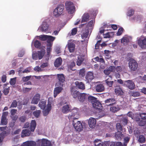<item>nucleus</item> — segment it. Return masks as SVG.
Masks as SVG:
<instances>
[{
    "label": "nucleus",
    "mask_w": 146,
    "mask_h": 146,
    "mask_svg": "<svg viewBox=\"0 0 146 146\" xmlns=\"http://www.w3.org/2000/svg\"><path fill=\"white\" fill-rule=\"evenodd\" d=\"M72 111L71 114H69L68 118L69 120L78 119L79 117L78 109L75 108L71 109L68 104L64 105L62 109V111L64 113H67L69 111Z\"/></svg>",
    "instance_id": "1"
},
{
    "label": "nucleus",
    "mask_w": 146,
    "mask_h": 146,
    "mask_svg": "<svg viewBox=\"0 0 146 146\" xmlns=\"http://www.w3.org/2000/svg\"><path fill=\"white\" fill-rule=\"evenodd\" d=\"M89 14L88 13H84L82 17L81 23L87 22L89 20Z\"/></svg>",
    "instance_id": "19"
},
{
    "label": "nucleus",
    "mask_w": 146,
    "mask_h": 146,
    "mask_svg": "<svg viewBox=\"0 0 146 146\" xmlns=\"http://www.w3.org/2000/svg\"><path fill=\"white\" fill-rule=\"evenodd\" d=\"M138 43L139 46L142 48H145L144 46H146V38L142 39L141 37L138 40Z\"/></svg>",
    "instance_id": "7"
},
{
    "label": "nucleus",
    "mask_w": 146,
    "mask_h": 146,
    "mask_svg": "<svg viewBox=\"0 0 146 146\" xmlns=\"http://www.w3.org/2000/svg\"><path fill=\"white\" fill-rule=\"evenodd\" d=\"M41 43L40 41L38 40H36L34 42V45L35 47L37 48H39L40 46Z\"/></svg>",
    "instance_id": "47"
},
{
    "label": "nucleus",
    "mask_w": 146,
    "mask_h": 146,
    "mask_svg": "<svg viewBox=\"0 0 146 146\" xmlns=\"http://www.w3.org/2000/svg\"><path fill=\"white\" fill-rule=\"evenodd\" d=\"M93 107L96 109L99 110L102 109V106L101 103L97 100L96 101L93 103L92 104Z\"/></svg>",
    "instance_id": "13"
},
{
    "label": "nucleus",
    "mask_w": 146,
    "mask_h": 146,
    "mask_svg": "<svg viewBox=\"0 0 146 146\" xmlns=\"http://www.w3.org/2000/svg\"><path fill=\"white\" fill-rule=\"evenodd\" d=\"M66 9L68 11L69 13L72 14L74 12L75 7L74 6H71L70 7L68 8L69 9Z\"/></svg>",
    "instance_id": "39"
},
{
    "label": "nucleus",
    "mask_w": 146,
    "mask_h": 146,
    "mask_svg": "<svg viewBox=\"0 0 146 146\" xmlns=\"http://www.w3.org/2000/svg\"><path fill=\"white\" fill-rule=\"evenodd\" d=\"M75 44L72 42H69L68 43V48L70 52L74 51L75 49Z\"/></svg>",
    "instance_id": "23"
},
{
    "label": "nucleus",
    "mask_w": 146,
    "mask_h": 146,
    "mask_svg": "<svg viewBox=\"0 0 146 146\" xmlns=\"http://www.w3.org/2000/svg\"><path fill=\"white\" fill-rule=\"evenodd\" d=\"M73 125L75 129L77 131H80L83 130V125L80 121H78L77 122H75L73 120Z\"/></svg>",
    "instance_id": "5"
},
{
    "label": "nucleus",
    "mask_w": 146,
    "mask_h": 146,
    "mask_svg": "<svg viewBox=\"0 0 146 146\" xmlns=\"http://www.w3.org/2000/svg\"><path fill=\"white\" fill-rule=\"evenodd\" d=\"M121 42L124 45H126L129 42V39L126 37H123L122 38Z\"/></svg>",
    "instance_id": "42"
},
{
    "label": "nucleus",
    "mask_w": 146,
    "mask_h": 146,
    "mask_svg": "<svg viewBox=\"0 0 146 146\" xmlns=\"http://www.w3.org/2000/svg\"><path fill=\"white\" fill-rule=\"evenodd\" d=\"M58 79L60 82L63 83L65 81V77L62 74H57Z\"/></svg>",
    "instance_id": "30"
},
{
    "label": "nucleus",
    "mask_w": 146,
    "mask_h": 146,
    "mask_svg": "<svg viewBox=\"0 0 146 146\" xmlns=\"http://www.w3.org/2000/svg\"><path fill=\"white\" fill-rule=\"evenodd\" d=\"M115 92L116 94L118 96H122L123 94V92L120 87H117L115 88Z\"/></svg>",
    "instance_id": "26"
},
{
    "label": "nucleus",
    "mask_w": 146,
    "mask_h": 146,
    "mask_svg": "<svg viewBox=\"0 0 146 146\" xmlns=\"http://www.w3.org/2000/svg\"><path fill=\"white\" fill-rule=\"evenodd\" d=\"M84 60V58L81 57H78V60L76 62L77 65L78 66H80L82 64Z\"/></svg>",
    "instance_id": "34"
},
{
    "label": "nucleus",
    "mask_w": 146,
    "mask_h": 146,
    "mask_svg": "<svg viewBox=\"0 0 146 146\" xmlns=\"http://www.w3.org/2000/svg\"><path fill=\"white\" fill-rule=\"evenodd\" d=\"M124 86H126L127 88L131 90H133L135 89V83L132 80H128L125 81Z\"/></svg>",
    "instance_id": "4"
},
{
    "label": "nucleus",
    "mask_w": 146,
    "mask_h": 146,
    "mask_svg": "<svg viewBox=\"0 0 146 146\" xmlns=\"http://www.w3.org/2000/svg\"><path fill=\"white\" fill-rule=\"evenodd\" d=\"M31 76L24 77L22 78V80L23 82H26L29 81L31 78Z\"/></svg>",
    "instance_id": "50"
},
{
    "label": "nucleus",
    "mask_w": 146,
    "mask_h": 146,
    "mask_svg": "<svg viewBox=\"0 0 146 146\" xmlns=\"http://www.w3.org/2000/svg\"><path fill=\"white\" fill-rule=\"evenodd\" d=\"M116 129L118 132H121L123 131L122 126L120 123H117L116 124Z\"/></svg>",
    "instance_id": "38"
},
{
    "label": "nucleus",
    "mask_w": 146,
    "mask_h": 146,
    "mask_svg": "<svg viewBox=\"0 0 146 146\" xmlns=\"http://www.w3.org/2000/svg\"><path fill=\"white\" fill-rule=\"evenodd\" d=\"M106 103L108 104L107 105L112 106L113 104H115V99L113 98H109L106 100L105 101Z\"/></svg>",
    "instance_id": "25"
},
{
    "label": "nucleus",
    "mask_w": 146,
    "mask_h": 146,
    "mask_svg": "<svg viewBox=\"0 0 146 146\" xmlns=\"http://www.w3.org/2000/svg\"><path fill=\"white\" fill-rule=\"evenodd\" d=\"M55 39V37L51 36H48V39L47 40V42H52L54 41Z\"/></svg>",
    "instance_id": "48"
},
{
    "label": "nucleus",
    "mask_w": 146,
    "mask_h": 146,
    "mask_svg": "<svg viewBox=\"0 0 146 146\" xmlns=\"http://www.w3.org/2000/svg\"><path fill=\"white\" fill-rule=\"evenodd\" d=\"M138 64L137 61L133 59L130 60L129 63V66L131 71H135L138 68Z\"/></svg>",
    "instance_id": "3"
},
{
    "label": "nucleus",
    "mask_w": 146,
    "mask_h": 146,
    "mask_svg": "<svg viewBox=\"0 0 146 146\" xmlns=\"http://www.w3.org/2000/svg\"><path fill=\"white\" fill-rule=\"evenodd\" d=\"M77 28H73L72 30V32L71 33V34L72 35H75L77 33Z\"/></svg>",
    "instance_id": "57"
},
{
    "label": "nucleus",
    "mask_w": 146,
    "mask_h": 146,
    "mask_svg": "<svg viewBox=\"0 0 146 146\" xmlns=\"http://www.w3.org/2000/svg\"><path fill=\"white\" fill-rule=\"evenodd\" d=\"M85 74V70L84 68H83L80 70L79 75L80 77H84Z\"/></svg>",
    "instance_id": "36"
},
{
    "label": "nucleus",
    "mask_w": 146,
    "mask_h": 146,
    "mask_svg": "<svg viewBox=\"0 0 146 146\" xmlns=\"http://www.w3.org/2000/svg\"><path fill=\"white\" fill-rule=\"evenodd\" d=\"M95 146H103L104 144L102 142L100 141L96 140H95Z\"/></svg>",
    "instance_id": "46"
},
{
    "label": "nucleus",
    "mask_w": 146,
    "mask_h": 146,
    "mask_svg": "<svg viewBox=\"0 0 146 146\" xmlns=\"http://www.w3.org/2000/svg\"><path fill=\"white\" fill-rule=\"evenodd\" d=\"M17 106V102L16 100H13L11 105L10 108H16Z\"/></svg>",
    "instance_id": "45"
},
{
    "label": "nucleus",
    "mask_w": 146,
    "mask_h": 146,
    "mask_svg": "<svg viewBox=\"0 0 146 146\" xmlns=\"http://www.w3.org/2000/svg\"><path fill=\"white\" fill-rule=\"evenodd\" d=\"M31 130L28 129L23 130L21 133V137L22 138L29 136L31 133Z\"/></svg>",
    "instance_id": "12"
},
{
    "label": "nucleus",
    "mask_w": 146,
    "mask_h": 146,
    "mask_svg": "<svg viewBox=\"0 0 146 146\" xmlns=\"http://www.w3.org/2000/svg\"><path fill=\"white\" fill-rule=\"evenodd\" d=\"M36 143L33 141H28L24 143L21 146H35Z\"/></svg>",
    "instance_id": "20"
},
{
    "label": "nucleus",
    "mask_w": 146,
    "mask_h": 146,
    "mask_svg": "<svg viewBox=\"0 0 146 146\" xmlns=\"http://www.w3.org/2000/svg\"><path fill=\"white\" fill-rule=\"evenodd\" d=\"M10 90V87H9L8 88H5L3 90V93L4 94L6 95H7L9 92V90Z\"/></svg>",
    "instance_id": "53"
},
{
    "label": "nucleus",
    "mask_w": 146,
    "mask_h": 146,
    "mask_svg": "<svg viewBox=\"0 0 146 146\" xmlns=\"http://www.w3.org/2000/svg\"><path fill=\"white\" fill-rule=\"evenodd\" d=\"M38 105L41 109L44 110L46 106V101L44 99L41 100Z\"/></svg>",
    "instance_id": "21"
},
{
    "label": "nucleus",
    "mask_w": 146,
    "mask_h": 146,
    "mask_svg": "<svg viewBox=\"0 0 146 146\" xmlns=\"http://www.w3.org/2000/svg\"><path fill=\"white\" fill-rule=\"evenodd\" d=\"M139 116L141 119H146V113H141L139 114Z\"/></svg>",
    "instance_id": "55"
},
{
    "label": "nucleus",
    "mask_w": 146,
    "mask_h": 146,
    "mask_svg": "<svg viewBox=\"0 0 146 146\" xmlns=\"http://www.w3.org/2000/svg\"><path fill=\"white\" fill-rule=\"evenodd\" d=\"M51 104L48 102L46 108L43 111V115L44 116L47 115L49 113V111L51 110Z\"/></svg>",
    "instance_id": "16"
},
{
    "label": "nucleus",
    "mask_w": 146,
    "mask_h": 146,
    "mask_svg": "<svg viewBox=\"0 0 146 146\" xmlns=\"http://www.w3.org/2000/svg\"><path fill=\"white\" fill-rule=\"evenodd\" d=\"M16 78H13L11 79L10 84L11 85H15L16 83Z\"/></svg>",
    "instance_id": "58"
},
{
    "label": "nucleus",
    "mask_w": 146,
    "mask_h": 146,
    "mask_svg": "<svg viewBox=\"0 0 146 146\" xmlns=\"http://www.w3.org/2000/svg\"><path fill=\"white\" fill-rule=\"evenodd\" d=\"M96 90L97 92H101L104 91L105 87L103 84H97L96 87Z\"/></svg>",
    "instance_id": "14"
},
{
    "label": "nucleus",
    "mask_w": 146,
    "mask_h": 146,
    "mask_svg": "<svg viewBox=\"0 0 146 146\" xmlns=\"http://www.w3.org/2000/svg\"><path fill=\"white\" fill-rule=\"evenodd\" d=\"M87 94L84 93H80V95H79L78 97V99L81 102H84L86 97Z\"/></svg>",
    "instance_id": "24"
},
{
    "label": "nucleus",
    "mask_w": 146,
    "mask_h": 146,
    "mask_svg": "<svg viewBox=\"0 0 146 146\" xmlns=\"http://www.w3.org/2000/svg\"><path fill=\"white\" fill-rule=\"evenodd\" d=\"M70 91L71 95L73 98L76 99L78 98L79 95H80V92H79L75 90L73 88H71Z\"/></svg>",
    "instance_id": "11"
},
{
    "label": "nucleus",
    "mask_w": 146,
    "mask_h": 146,
    "mask_svg": "<svg viewBox=\"0 0 146 146\" xmlns=\"http://www.w3.org/2000/svg\"><path fill=\"white\" fill-rule=\"evenodd\" d=\"M115 66H111L109 67L108 68L109 70L111 72H113L115 70Z\"/></svg>",
    "instance_id": "61"
},
{
    "label": "nucleus",
    "mask_w": 146,
    "mask_h": 146,
    "mask_svg": "<svg viewBox=\"0 0 146 146\" xmlns=\"http://www.w3.org/2000/svg\"><path fill=\"white\" fill-rule=\"evenodd\" d=\"M130 94L132 96L135 97L140 96L141 93L138 91H133L131 92Z\"/></svg>",
    "instance_id": "32"
},
{
    "label": "nucleus",
    "mask_w": 146,
    "mask_h": 146,
    "mask_svg": "<svg viewBox=\"0 0 146 146\" xmlns=\"http://www.w3.org/2000/svg\"><path fill=\"white\" fill-rule=\"evenodd\" d=\"M115 70L118 72H121L122 70V68L121 66H117L115 67Z\"/></svg>",
    "instance_id": "63"
},
{
    "label": "nucleus",
    "mask_w": 146,
    "mask_h": 146,
    "mask_svg": "<svg viewBox=\"0 0 146 146\" xmlns=\"http://www.w3.org/2000/svg\"><path fill=\"white\" fill-rule=\"evenodd\" d=\"M38 54L37 53H34L32 54V57L33 59L36 60L38 58Z\"/></svg>",
    "instance_id": "59"
},
{
    "label": "nucleus",
    "mask_w": 146,
    "mask_h": 146,
    "mask_svg": "<svg viewBox=\"0 0 146 146\" xmlns=\"http://www.w3.org/2000/svg\"><path fill=\"white\" fill-rule=\"evenodd\" d=\"M123 29L122 27L119 28L118 31L117 32V36H120L121 35L123 32Z\"/></svg>",
    "instance_id": "52"
},
{
    "label": "nucleus",
    "mask_w": 146,
    "mask_h": 146,
    "mask_svg": "<svg viewBox=\"0 0 146 146\" xmlns=\"http://www.w3.org/2000/svg\"><path fill=\"white\" fill-rule=\"evenodd\" d=\"M96 119L92 117H90L88 120V125L89 127L92 128H94L96 124Z\"/></svg>",
    "instance_id": "9"
},
{
    "label": "nucleus",
    "mask_w": 146,
    "mask_h": 146,
    "mask_svg": "<svg viewBox=\"0 0 146 146\" xmlns=\"http://www.w3.org/2000/svg\"><path fill=\"white\" fill-rule=\"evenodd\" d=\"M75 66V64L74 61H71L68 64V67L69 69L72 71H74L76 70L75 69H73V67Z\"/></svg>",
    "instance_id": "29"
},
{
    "label": "nucleus",
    "mask_w": 146,
    "mask_h": 146,
    "mask_svg": "<svg viewBox=\"0 0 146 146\" xmlns=\"http://www.w3.org/2000/svg\"><path fill=\"white\" fill-rule=\"evenodd\" d=\"M134 10L131 9L128 11L127 13V15L129 17L132 16L134 14Z\"/></svg>",
    "instance_id": "51"
},
{
    "label": "nucleus",
    "mask_w": 146,
    "mask_h": 146,
    "mask_svg": "<svg viewBox=\"0 0 146 146\" xmlns=\"http://www.w3.org/2000/svg\"><path fill=\"white\" fill-rule=\"evenodd\" d=\"M64 6L63 5H60L54 9L53 14L55 17H58L63 12Z\"/></svg>",
    "instance_id": "2"
},
{
    "label": "nucleus",
    "mask_w": 146,
    "mask_h": 146,
    "mask_svg": "<svg viewBox=\"0 0 146 146\" xmlns=\"http://www.w3.org/2000/svg\"><path fill=\"white\" fill-rule=\"evenodd\" d=\"M89 32L87 31L85 32H83L81 35V37L83 39L86 38H87Z\"/></svg>",
    "instance_id": "49"
},
{
    "label": "nucleus",
    "mask_w": 146,
    "mask_h": 146,
    "mask_svg": "<svg viewBox=\"0 0 146 146\" xmlns=\"http://www.w3.org/2000/svg\"><path fill=\"white\" fill-rule=\"evenodd\" d=\"M139 141L140 143H144L145 141V139L143 136L140 135L139 137Z\"/></svg>",
    "instance_id": "44"
},
{
    "label": "nucleus",
    "mask_w": 146,
    "mask_h": 146,
    "mask_svg": "<svg viewBox=\"0 0 146 146\" xmlns=\"http://www.w3.org/2000/svg\"><path fill=\"white\" fill-rule=\"evenodd\" d=\"M75 84L76 87L79 89L84 90L85 88L84 84L82 82L76 81L75 82Z\"/></svg>",
    "instance_id": "15"
},
{
    "label": "nucleus",
    "mask_w": 146,
    "mask_h": 146,
    "mask_svg": "<svg viewBox=\"0 0 146 146\" xmlns=\"http://www.w3.org/2000/svg\"><path fill=\"white\" fill-rule=\"evenodd\" d=\"M21 131V129H18L15 131L13 134L14 135L19 134Z\"/></svg>",
    "instance_id": "64"
},
{
    "label": "nucleus",
    "mask_w": 146,
    "mask_h": 146,
    "mask_svg": "<svg viewBox=\"0 0 146 146\" xmlns=\"http://www.w3.org/2000/svg\"><path fill=\"white\" fill-rule=\"evenodd\" d=\"M45 52L44 50H41L40 51H38L37 54L38 56V58L39 60L41 59L44 55Z\"/></svg>",
    "instance_id": "33"
},
{
    "label": "nucleus",
    "mask_w": 146,
    "mask_h": 146,
    "mask_svg": "<svg viewBox=\"0 0 146 146\" xmlns=\"http://www.w3.org/2000/svg\"><path fill=\"white\" fill-rule=\"evenodd\" d=\"M40 96L39 94H36L34 96L31 101V104H37L40 100Z\"/></svg>",
    "instance_id": "10"
},
{
    "label": "nucleus",
    "mask_w": 146,
    "mask_h": 146,
    "mask_svg": "<svg viewBox=\"0 0 146 146\" xmlns=\"http://www.w3.org/2000/svg\"><path fill=\"white\" fill-rule=\"evenodd\" d=\"M97 100V98L93 96H89L88 97V101L90 102L92 104L93 103L95 102V101H96Z\"/></svg>",
    "instance_id": "35"
},
{
    "label": "nucleus",
    "mask_w": 146,
    "mask_h": 146,
    "mask_svg": "<svg viewBox=\"0 0 146 146\" xmlns=\"http://www.w3.org/2000/svg\"><path fill=\"white\" fill-rule=\"evenodd\" d=\"M8 115V112H4L3 113L1 117V123L2 125H6L7 123V117Z\"/></svg>",
    "instance_id": "8"
},
{
    "label": "nucleus",
    "mask_w": 146,
    "mask_h": 146,
    "mask_svg": "<svg viewBox=\"0 0 146 146\" xmlns=\"http://www.w3.org/2000/svg\"><path fill=\"white\" fill-rule=\"evenodd\" d=\"M63 84H60V86L56 87L54 88V97L56 98L57 95L59 94L63 90Z\"/></svg>",
    "instance_id": "6"
},
{
    "label": "nucleus",
    "mask_w": 146,
    "mask_h": 146,
    "mask_svg": "<svg viewBox=\"0 0 146 146\" xmlns=\"http://www.w3.org/2000/svg\"><path fill=\"white\" fill-rule=\"evenodd\" d=\"M6 134V131H3L0 134V137L1 138L3 139Z\"/></svg>",
    "instance_id": "54"
},
{
    "label": "nucleus",
    "mask_w": 146,
    "mask_h": 146,
    "mask_svg": "<svg viewBox=\"0 0 146 146\" xmlns=\"http://www.w3.org/2000/svg\"><path fill=\"white\" fill-rule=\"evenodd\" d=\"M41 112V111L40 110H36L33 112V114L36 118H38Z\"/></svg>",
    "instance_id": "37"
},
{
    "label": "nucleus",
    "mask_w": 146,
    "mask_h": 146,
    "mask_svg": "<svg viewBox=\"0 0 146 146\" xmlns=\"http://www.w3.org/2000/svg\"><path fill=\"white\" fill-rule=\"evenodd\" d=\"M66 9H68V8L70 7L71 6H74V5L73 3L71 1H66L65 3Z\"/></svg>",
    "instance_id": "41"
},
{
    "label": "nucleus",
    "mask_w": 146,
    "mask_h": 146,
    "mask_svg": "<svg viewBox=\"0 0 146 146\" xmlns=\"http://www.w3.org/2000/svg\"><path fill=\"white\" fill-rule=\"evenodd\" d=\"M121 122L124 125H127L128 122V118L127 117L122 118L121 119Z\"/></svg>",
    "instance_id": "43"
},
{
    "label": "nucleus",
    "mask_w": 146,
    "mask_h": 146,
    "mask_svg": "<svg viewBox=\"0 0 146 146\" xmlns=\"http://www.w3.org/2000/svg\"><path fill=\"white\" fill-rule=\"evenodd\" d=\"M19 121L21 122H24L26 120V117L25 116H22L19 118Z\"/></svg>",
    "instance_id": "56"
},
{
    "label": "nucleus",
    "mask_w": 146,
    "mask_h": 146,
    "mask_svg": "<svg viewBox=\"0 0 146 146\" xmlns=\"http://www.w3.org/2000/svg\"><path fill=\"white\" fill-rule=\"evenodd\" d=\"M123 135L121 132H117L115 133V136L118 140H120L123 137Z\"/></svg>",
    "instance_id": "31"
},
{
    "label": "nucleus",
    "mask_w": 146,
    "mask_h": 146,
    "mask_svg": "<svg viewBox=\"0 0 146 146\" xmlns=\"http://www.w3.org/2000/svg\"><path fill=\"white\" fill-rule=\"evenodd\" d=\"M36 126V123L35 120H32L31 123L30 129L31 131L33 132Z\"/></svg>",
    "instance_id": "28"
},
{
    "label": "nucleus",
    "mask_w": 146,
    "mask_h": 146,
    "mask_svg": "<svg viewBox=\"0 0 146 146\" xmlns=\"http://www.w3.org/2000/svg\"><path fill=\"white\" fill-rule=\"evenodd\" d=\"M134 114L131 111H129L127 113V115L129 117L131 118L132 119H133Z\"/></svg>",
    "instance_id": "62"
},
{
    "label": "nucleus",
    "mask_w": 146,
    "mask_h": 146,
    "mask_svg": "<svg viewBox=\"0 0 146 146\" xmlns=\"http://www.w3.org/2000/svg\"><path fill=\"white\" fill-rule=\"evenodd\" d=\"M49 35H43L42 36V37H41V40H47L48 39V37Z\"/></svg>",
    "instance_id": "60"
},
{
    "label": "nucleus",
    "mask_w": 146,
    "mask_h": 146,
    "mask_svg": "<svg viewBox=\"0 0 146 146\" xmlns=\"http://www.w3.org/2000/svg\"><path fill=\"white\" fill-rule=\"evenodd\" d=\"M120 110V108L119 107H116L115 106L111 107L110 108V111L113 112H116Z\"/></svg>",
    "instance_id": "40"
},
{
    "label": "nucleus",
    "mask_w": 146,
    "mask_h": 146,
    "mask_svg": "<svg viewBox=\"0 0 146 146\" xmlns=\"http://www.w3.org/2000/svg\"><path fill=\"white\" fill-rule=\"evenodd\" d=\"M42 31L46 32L48 31L49 26L46 22H43L41 26Z\"/></svg>",
    "instance_id": "27"
},
{
    "label": "nucleus",
    "mask_w": 146,
    "mask_h": 146,
    "mask_svg": "<svg viewBox=\"0 0 146 146\" xmlns=\"http://www.w3.org/2000/svg\"><path fill=\"white\" fill-rule=\"evenodd\" d=\"M62 61L60 57L57 58L54 62V65L55 67H58L61 65Z\"/></svg>",
    "instance_id": "18"
},
{
    "label": "nucleus",
    "mask_w": 146,
    "mask_h": 146,
    "mask_svg": "<svg viewBox=\"0 0 146 146\" xmlns=\"http://www.w3.org/2000/svg\"><path fill=\"white\" fill-rule=\"evenodd\" d=\"M87 81L89 82L91 81L94 78L93 73L91 72H88L85 77Z\"/></svg>",
    "instance_id": "17"
},
{
    "label": "nucleus",
    "mask_w": 146,
    "mask_h": 146,
    "mask_svg": "<svg viewBox=\"0 0 146 146\" xmlns=\"http://www.w3.org/2000/svg\"><path fill=\"white\" fill-rule=\"evenodd\" d=\"M41 142V146H52L51 142L47 140L42 139Z\"/></svg>",
    "instance_id": "22"
}]
</instances>
